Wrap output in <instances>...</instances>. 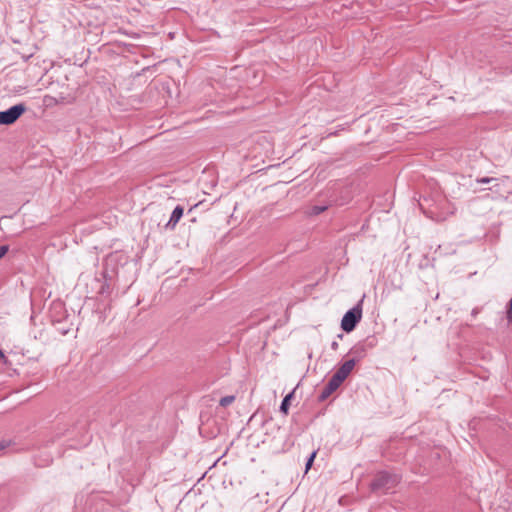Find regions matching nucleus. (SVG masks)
Here are the masks:
<instances>
[{"instance_id":"obj_1","label":"nucleus","mask_w":512,"mask_h":512,"mask_svg":"<svg viewBox=\"0 0 512 512\" xmlns=\"http://www.w3.org/2000/svg\"><path fill=\"white\" fill-rule=\"evenodd\" d=\"M398 483V479L396 476L390 475L388 473H379L373 482L371 483V489L373 491H388L394 488Z\"/></svg>"},{"instance_id":"obj_2","label":"nucleus","mask_w":512,"mask_h":512,"mask_svg":"<svg viewBox=\"0 0 512 512\" xmlns=\"http://www.w3.org/2000/svg\"><path fill=\"white\" fill-rule=\"evenodd\" d=\"M361 317L362 309L360 306L352 308L343 316L341 321V328L345 332H351L356 327L357 323L361 320Z\"/></svg>"},{"instance_id":"obj_3","label":"nucleus","mask_w":512,"mask_h":512,"mask_svg":"<svg viewBox=\"0 0 512 512\" xmlns=\"http://www.w3.org/2000/svg\"><path fill=\"white\" fill-rule=\"evenodd\" d=\"M26 108L23 104L12 106L6 111H0V124L11 125L25 112Z\"/></svg>"},{"instance_id":"obj_4","label":"nucleus","mask_w":512,"mask_h":512,"mask_svg":"<svg viewBox=\"0 0 512 512\" xmlns=\"http://www.w3.org/2000/svg\"><path fill=\"white\" fill-rule=\"evenodd\" d=\"M354 366L355 361L353 359L344 362L342 366L335 372L332 378L342 384L348 375L352 372Z\"/></svg>"},{"instance_id":"obj_5","label":"nucleus","mask_w":512,"mask_h":512,"mask_svg":"<svg viewBox=\"0 0 512 512\" xmlns=\"http://www.w3.org/2000/svg\"><path fill=\"white\" fill-rule=\"evenodd\" d=\"M183 208L181 206H177L173 212H172V215L167 223V226L170 227L171 229H174L177 225V223L179 222V220L181 219L182 215H183Z\"/></svg>"},{"instance_id":"obj_6","label":"nucleus","mask_w":512,"mask_h":512,"mask_svg":"<svg viewBox=\"0 0 512 512\" xmlns=\"http://www.w3.org/2000/svg\"><path fill=\"white\" fill-rule=\"evenodd\" d=\"M340 383L336 381L334 378H331L323 390L322 398L328 397L331 393H333L335 390H337L340 387Z\"/></svg>"},{"instance_id":"obj_7","label":"nucleus","mask_w":512,"mask_h":512,"mask_svg":"<svg viewBox=\"0 0 512 512\" xmlns=\"http://www.w3.org/2000/svg\"><path fill=\"white\" fill-rule=\"evenodd\" d=\"M292 397H293V393H290V394L286 395L282 401L280 409L284 414L288 413L289 404H290V400L292 399Z\"/></svg>"},{"instance_id":"obj_8","label":"nucleus","mask_w":512,"mask_h":512,"mask_svg":"<svg viewBox=\"0 0 512 512\" xmlns=\"http://www.w3.org/2000/svg\"><path fill=\"white\" fill-rule=\"evenodd\" d=\"M234 401H235V397L234 396H232V395L225 396V397H223L220 400V405L223 406V407H226V406L232 404Z\"/></svg>"},{"instance_id":"obj_9","label":"nucleus","mask_w":512,"mask_h":512,"mask_svg":"<svg viewBox=\"0 0 512 512\" xmlns=\"http://www.w3.org/2000/svg\"><path fill=\"white\" fill-rule=\"evenodd\" d=\"M316 454H317V452H316V451H314V452L310 455V457H309V459H308V461H307V463H306V469H305V472H306V473H307V472L309 471V469L311 468V466H312V464H313V461H314V459H315V457H316Z\"/></svg>"},{"instance_id":"obj_10","label":"nucleus","mask_w":512,"mask_h":512,"mask_svg":"<svg viewBox=\"0 0 512 512\" xmlns=\"http://www.w3.org/2000/svg\"><path fill=\"white\" fill-rule=\"evenodd\" d=\"M506 317L509 322H512V298L509 301Z\"/></svg>"},{"instance_id":"obj_11","label":"nucleus","mask_w":512,"mask_h":512,"mask_svg":"<svg viewBox=\"0 0 512 512\" xmlns=\"http://www.w3.org/2000/svg\"><path fill=\"white\" fill-rule=\"evenodd\" d=\"M8 252L7 246H0V259L5 256V254Z\"/></svg>"},{"instance_id":"obj_12","label":"nucleus","mask_w":512,"mask_h":512,"mask_svg":"<svg viewBox=\"0 0 512 512\" xmlns=\"http://www.w3.org/2000/svg\"><path fill=\"white\" fill-rule=\"evenodd\" d=\"M490 181H491V178H482V179L478 180L479 183H489Z\"/></svg>"},{"instance_id":"obj_13","label":"nucleus","mask_w":512,"mask_h":512,"mask_svg":"<svg viewBox=\"0 0 512 512\" xmlns=\"http://www.w3.org/2000/svg\"><path fill=\"white\" fill-rule=\"evenodd\" d=\"M325 209H326L325 207H316L315 208V213H317V214L321 213V212L325 211Z\"/></svg>"},{"instance_id":"obj_14","label":"nucleus","mask_w":512,"mask_h":512,"mask_svg":"<svg viewBox=\"0 0 512 512\" xmlns=\"http://www.w3.org/2000/svg\"><path fill=\"white\" fill-rule=\"evenodd\" d=\"M0 358H1L4 362H6V361H7L6 356L4 355V353H3L1 350H0Z\"/></svg>"},{"instance_id":"obj_15","label":"nucleus","mask_w":512,"mask_h":512,"mask_svg":"<svg viewBox=\"0 0 512 512\" xmlns=\"http://www.w3.org/2000/svg\"><path fill=\"white\" fill-rule=\"evenodd\" d=\"M5 447H6V445H5V444L0 443V450H1V449H4Z\"/></svg>"}]
</instances>
